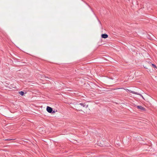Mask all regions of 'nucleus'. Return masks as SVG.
<instances>
[{"label":"nucleus","instance_id":"20e7f679","mask_svg":"<svg viewBox=\"0 0 157 157\" xmlns=\"http://www.w3.org/2000/svg\"><path fill=\"white\" fill-rule=\"evenodd\" d=\"M102 38H106L108 37V35L106 34H102L101 35Z\"/></svg>","mask_w":157,"mask_h":157},{"label":"nucleus","instance_id":"423d86ee","mask_svg":"<svg viewBox=\"0 0 157 157\" xmlns=\"http://www.w3.org/2000/svg\"><path fill=\"white\" fill-rule=\"evenodd\" d=\"M19 93L20 95L22 96L24 94V92L22 91H20Z\"/></svg>","mask_w":157,"mask_h":157},{"label":"nucleus","instance_id":"1a4fd4ad","mask_svg":"<svg viewBox=\"0 0 157 157\" xmlns=\"http://www.w3.org/2000/svg\"><path fill=\"white\" fill-rule=\"evenodd\" d=\"M10 140L7 139V140Z\"/></svg>","mask_w":157,"mask_h":157},{"label":"nucleus","instance_id":"f8f14e48","mask_svg":"<svg viewBox=\"0 0 157 157\" xmlns=\"http://www.w3.org/2000/svg\"><path fill=\"white\" fill-rule=\"evenodd\" d=\"M52 113H55V112H54V111H53V112H52Z\"/></svg>","mask_w":157,"mask_h":157},{"label":"nucleus","instance_id":"f03ea898","mask_svg":"<svg viewBox=\"0 0 157 157\" xmlns=\"http://www.w3.org/2000/svg\"><path fill=\"white\" fill-rule=\"evenodd\" d=\"M136 107H137L138 109H139L141 110L142 111H144L145 110V109L143 107L141 106L140 105H136Z\"/></svg>","mask_w":157,"mask_h":157},{"label":"nucleus","instance_id":"0eeeda50","mask_svg":"<svg viewBox=\"0 0 157 157\" xmlns=\"http://www.w3.org/2000/svg\"><path fill=\"white\" fill-rule=\"evenodd\" d=\"M152 66L154 67L155 68H157V67H156V66H155V65H154V64H152Z\"/></svg>","mask_w":157,"mask_h":157},{"label":"nucleus","instance_id":"39448f33","mask_svg":"<svg viewBox=\"0 0 157 157\" xmlns=\"http://www.w3.org/2000/svg\"><path fill=\"white\" fill-rule=\"evenodd\" d=\"M130 92L131 93H132L133 94H138V95H141L139 93H138L137 92H134V91H130Z\"/></svg>","mask_w":157,"mask_h":157},{"label":"nucleus","instance_id":"9d476101","mask_svg":"<svg viewBox=\"0 0 157 157\" xmlns=\"http://www.w3.org/2000/svg\"><path fill=\"white\" fill-rule=\"evenodd\" d=\"M141 96H142V98H143V96H142V95H141Z\"/></svg>","mask_w":157,"mask_h":157},{"label":"nucleus","instance_id":"9b49d317","mask_svg":"<svg viewBox=\"0 0 157 157\" xmlns=\"http://www.w3.org/2000/svg\"><path fill=\"white\" fill-rule=\"evenodd\" d=\"M141 96H142V98H143V96H142V95H141Z\"/></svg>","mask_w":157,"mask_h":157},{"label":"nucleus","instance_id":"f257e3e1","mask_svg":"<svg viewBox=\"0 0 157 157\" xmlns=\"http://www.w3.org/2000/svg\"><path fill=\"white\" fill-rule=\"evenodd\" d=\"M85 104L83 103L77 104L75 105V107L79 111L81 110V109L82 108L85 107Z\"/></svg>","mask_w":157,"mask_h":157},{"label":"nucleus","instance_id":"6e6552de","mask_svg":"<svg viewBox=\"0 0 157 157\" xmlns=\"http://www.w3.org/2000/svg\"><path fill=\"white\" fill-rule=\"evenodd\" d=\"M88 107V105H87L86 106V107Z\"/></svg>","mask_w":157,"mask_h":157},{"label":"nucleus","instance_id":"7ed1b4c3","mask_svg":"<svg viewBox=\"0 0 157 157\" xmlns=\"http://www.w3.org/2000/svg\"><path fill=\"white\" fill-rule=\"evenodd\" d=\"M47 110L48 113H51L52 112V108H51V107L49 106H47Z\"/></svg>","mask_w":157,"mask_h":157}]
</instances>
